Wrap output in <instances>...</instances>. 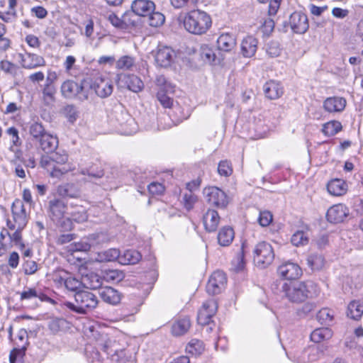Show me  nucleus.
<instances>
[{
  "label": "nucleus",
  "mask_w": 363,
  "mask_h": 363,
  "mask_svg": "<svg viewBox=\"0 0 363 363\" xmlns=\"http://www.w3.org/2000/svg\"><path fill=\"white\" fill-rule=\"evenodd\" d=\"M196 201L197 196L191 191L186 192L183 195L184 206L187 211L191 210Z\"/></svg>",
  "instance_id": "603ef678"
},
{
  "label": "nucleus",
  "mask_w": 363,
  "mask_h": 363,
  "mask_svg": "<svg viewBox=\"0 0 363 363\" xmlns=\"http://www.w3.org/2000/svg\"><path fill=\"white\" fill-rule=\"evenodd\" d=\"M116 341L115 340L107 339L104 343H101L103 350L107 354L113 352L114 354H118V349L116 347Z\"/></svg>",
  "instance_id": "13d9d810"
},
{
  "label": "nucleus",
  "mask_w": 363,
  "mask_h": 363,
  "mask_svg": "<svg viewBox=\"0 0 363 363\" xmlns=\"http://www.w3.org/2000/svg\"><path fill=\"white\" fill-rule=\"evenodd\" d=\"M38 270V264L35 261L26 260L23 264V271L27 275L35 274Z\"/></svg>",
  "instance_id": "69168bd1"
},
{
  "label": "nucleus",
  "mask_w": 363,
  "mask_h": 363,
  "mask_svg": "<svg viewBox=\"0 0 363 363\" xmlns=\"http://www.w3.org/2000/svg\"><path fill=\"white\" fill-rule=\"evenodd\" d=\"M255 264L261 268H265L274 260V253L271 245L267 242H260L256 245L253 251Z\"/></svg>",
  "instance_id": "20e7f679"
},
{
  "label": "nucleus",
  "mask_w": 363,
  "mask_h": 363,
  "mask_svg": "<svg viewBox=\"0 0 363 363\" xmlns=\"http://www.w3.org/2000/svg\"><path fill=\"white\" fill-rule=\"evenodd\" d=\"M212 21L211 16L205 11L199 9L188 12L184 19V28L190 33L202 35L211 28Z\"/></svg>",
  "instance_id": "f257e3e1"
},
{
  "label": "nucleus",
  "mask_w": 363,
  "mask_h": 363,
  "mask_svg": "<svg viewBox=\"0 0 363 363\" xmlns=\"http://www.w3.org/2000/svg\"><path fill=\"white\" fill-rule=\"evenodd\" d=\"M62 95L67 99L77 97L80 100L88 99L87 92L84 91V86L79 84L72 80L64 82L61 86Z\"/></svg>",
  "instance_id": "423d86ee"
},
{
  "label": "nucleus",
  "mask_w": 363,
  "mask_h": 363,
  "mask_svg": "<svg viewBox=\"0 0 363 363\" xmlns=\"http://www.w3.org/2000/svg\"><path fill=\"white\" fill-rule=\"evenodd\" d=\"M291 242L296 247L305 245L308 242V235L303 230H298L291 236Z\"/></svg>",
  "instance_id": "c03bdc74"
},
{
  "label": "nucleus",
  "mask_w": 363,
  "mask_h": 363,
  "mask_svg": "<svg viewBox=\"0 0 363 363\" xmlns=\"http://www.w3.org/2000/svg\"><path fill=\"white\" fill-rule=\"evenodd\" d=\"M69 156L65 152H56L51 155H43L40 158V164L43 169H50L54 163H66L68 162Z\"/></svg>",
  "instance_id": "a211bd4d"
},
{
  "label": "nucleus",
  "mask_w": 363,
  "mask_h": 363,
  "mask_svg": "<svg viewBox=\"0 0 363 363\" xmlns=\"http://www.w3.org/2000/svg\"><path fill=\"white\" fill-rule=\"evenodd\" d=\"M135 65V59L128 55L120 57L116 63V67L118 69L128 70Z\"/></svg>",
  "instance_id": "49530a36"
},
{
  "label": "nucleus",
  "mask_w": 363,
  "mask_h": 363,
  "mask_svg": "<svg viewBox=\"0 0 363 363\" xmlns=\"http://www.w3.org/2000/svg\"><path fill=\"white\" fill-rule=\"evenodd\" d=\"M289 24L291 30L298 34L305 33L309 27L307 16L301 11H295L291 14Z\"/></svg>",
  "instance_id": "9b49d317"
},
{
  "label": "nucleus",
  "mask_w": 363,
  "mask_h": 363,
  "mask_svg": "<svg viewBox=\"0 0 363 363\" xmlns=\"http://www.w3.org/2000/svg\"><path fill=\"white\" fill-rule=\"evenodd\" d=\"M314 284L311 281L284 282L281 286L285 296L292 302H301L313 296L312 289Z\"/></svg>",
  "instance_id": "f03ea898"
},
{
  "label": "nucleus",
  "mask_w": 363,
  "mask_h": 363,
  "mask_svg": "<svg viewBox=\"0 0 363 363\" xmlns=\"http://www.w3.org/2000/svg\"><path fill=\"white\" fill-rule=\"evenodd\" d=\"M315 313V306L311 303H305L301 309L298 310V315L300 316L302 315H308L311 318L313 317V315Z\"/></svg>",
  "instance_id": "bf43d9fd"
},
{
  "label": "nucleus",
  "mask_w": 363,
  "mask_h": 363,
  "mask_svg": "<svg viewBox=\"0 0 363 363\" xmlns=\"http://www.w3.org/2000/svg\"><path fill=\"white\" fill-rule=\"evenodd\" d=\"M20 299L22 301H28L34 299H38L40 301H46L55 304V301L44 294L40 289L36 288L25 287L20 294Z\"/></svg>",
  "instance_id": "2eb2a0df"
},
{
  "label": "nucleus",
  "mask_w": 363,
  "mask_h": 363,
  "mask_svg": "<svg viewBox=\"0 0 363 363\" xmlns=\"http://www.w3.org/2000/svg\"><path fill=\"white\" fill-rule=\"evenodd\" d=\"M362 315L363 303L360 301H351L347 306V318H360Z\"/></svg>",
  "instance_id": "ea45409f"
},
{
  "label": "nucleus",
  "mask_w": 363,
  "mask_h": 363,
  "mask_svg": "<svg viewBox=\"0 0 363 363\" xmlns=\"http://www.w3.org/2000/svg\"><path fill=\"white\" fill-rule=\"evenodd\" d=\"M157 99L164 108H171L173 105V99L167 95L163 89L157 92Z\"/></svg>",
  "instance_id": "6e6d98bb"
},
{
  "label": "nucleus",
  "mask_w": 363,
  "mask_h": 363,
  "mask_svg": "<svg viewBox=\"0 0 363 363\" xmlns=\"http://www.w3.org/2000/svg\"><path fill=\"white\" fill-rule=\"evenodd\" d=\"M65 114L68 118L69 121L73 123L78 117L77 111L74 106L68 105L65 107Z\"/></svg>",
  "instance_id": "338daca9"
},
{
  "label": "nucleus",
  "mask_w": 363,
  "mask_h": 363,
  "mask_svg": "<svg viewBox=\"0 0 363 363\" xmlns=\"http://www.w3.org/2000/svg\"><path fill=\"white\" fill-rule=\"evenodd\" d=\"M74 298L77 306L70 302L65 303V306L70 311L78 313H86L88 311L96 308L98 304L96 296L89 291H79L76 293Z\"/></svg>",
  "instance_id": "7ed1b4c3"
},
{
  "label": "nucleus",
  "mask_w": 363,
  "mask_h": 363,
  "mask_svg": "<svg viewBox=\"0 0 363 363\" xmlns=\"http://www.w3.org/2000/svg\"><path fill=\"white\" fill-rule=\"evenodd\" d=\"M350 210L347 206L337 203L331 206L327 211L326 218L330 223H339L349 216Z\"/></svg>",
  "instance_id": "f8f14e48"
},
{
  "label": "nucleus",
  "mask_w": 363,
  "mask_h": 363,
  "mask_svg": "<svg viewBox=\"0 0 363 363\" xmlns=\"http://www.w3.org/2000/svg\"><path fill=\"white\" fill-rule=\"evenodd\" d=\"M82 285V280L79 281L78 279L73 277H68L65 281V287L70 291H77Z\"/></svg>",
  "instance_id": "052dcab7"
},
{
  "label": "nucleus",
  "mask_w": 363,
  "mask_h": 363,
  "mask_svg": "<svg viewBox=\"0 0 363 363\" xmlns=\"http://www.w3.org/2000/svg\"><path fill=\"white\" fill-rule=\"evenodd\" d=\"M207 202L218 208L225 207L228 203L225 193L216 186L206 188L203 191Z\"/></svg>",
  "instance_id": "0eeeda50"
},
{
  "label": "nucleus",
  "mask_w": 363,
  "mask_h": 363,
  "mask_svg": "<svg viewBox=\"0 0 363 363\" xmlns=\"http://www.w3.org/2000/svg\"><path fill=\"white\" fill-rule=\"evenodd\" d=\"M204 350L203 342L198 339H192L186 346V352L194 356L201 354Z\"/></svg>",
  "instance_id": "e433bc0d"
},
{
  "label": "nucleus",
  "mask_w": 363,
  "mask_h": 363,
  "mask_svg": "<svg viewBox=\"0 0 363 363\" xmlns=\"http://www.w3.org/2000/svg\"><path fill=\"white\" fill-rule=\"evenodd\" d=\"M142 256L138 251L134 250H127L123 255L120 254L119 263L123 265L137 264Z\"/></svg>",
  "instance_id": "2f4dec72"
},
{
  "label": "nucleus",
  "mask_w": 363,
  "mask_h": 363,
  "mask_svg": "<svg viewBox=\"0 0 363 363\" xmlns=\"http://www.w3.org/2000/svg\"><path fill=\"white\" fill-rule=\"evenodd\" d=\"M190 327L189 319H176L171 325V333L174 336H182L189 331Z\"/></svg>",
  "instance_id": "7c9ffc66"
},
{
  "label": "nucleus",
  "mask_w": 363,
  "mask_h": 363,
  "mask_svg": "<svg viewBox=\"0 0 363 363\" xmlns=\"http://www.w3.org/2000/svg\"><path fill=\"white\" fill-rule=\"evenodd\" d=\"M67 211L65 203L58 199H54L49 201V216L56 223H59L64 218Z\"/></svg>",
  "instance_id": "4468645a"
},
{
  "label": "nucleus",
  "mask_w": 363,
  "mask_h": 363,
  "mask_svg": "<svg viewBox=\"0 0 363 363\" xmlns=\"http://www.w3.org/2000/svg\"><path fill=\"white\" fill-rule=\"evenodd\" d=\"M170 2L174 9H183L195 6L198 0H170Z\"/></svg>",
  "instance_id": "4d7b16f0"
},
{
  "label": "nucleus",
  "mask_w": 363,
  "mask_h": 363,
  "mask_svg": "<svg viewBox=\"0 0 363 363\" xmlns=\"http://www.w3.org/2000/svg\"><path fill=\"white\" fill-rule=\"evenodd\" d=\"M342 128V124L337 121H330L323 125L322 133L328 137L333 136Z\"/></svg>",
  "instance_id": "4c0bfd02"
},
{
  "label": "nucleus",
  "mask_w": 363,
  "mask_h": 363,
  "mask_svg": "<svg viewBox=\"0 0 363 363\" xmlns=\"http://www.w3.org/2000/svg\"><path fill=\"white\" fill-rule=\"evenodd\" d=\"M24 349L12 350L9 354L10 363H23Z\"/></svg>",
  "instance_id": "864d4df0"
},
{
  "label": "nucleus",
  "mask_w": 363,
  "mask_h": 363,
  "mask_svg": "<svg viewBox=\"0 0 363 363\" xmlns=\"http://www.w3.org/2000/svg\"><path fill=\"white\" fill-rule=\"evenodd\" d=\"M263 91L265 96L270 100H275L281 97L284 93L280 83L274 80H269L263 85Z\"/></svg>",
  "instance_id": "6ab92c4d"
},
{
  "label": "nucleus",
  "mask_w": 363,
  "mask_h": 363,
  "mask_svg": "<svg viewBox=\"0 0 363 363\" xmlns=\"http://www.w3.org/2000/svg\"><path fill=\"white\" fill-rule=\"evenodd\" d=\"M57 193L62 196L77 198L80 196V190L77 185L72 183H67L57 187Z\"/></svg>",
  "instance_id": "473e14b6"
},
{
  "label": "nucleus",
  "mask_w": 363,
  "mask_h": 363,
  "mask_svg": "<svg viewBox=\"0 0 363 363\" xmlns=\"http://www.w3.org/2000/svg\"><path fill=\"white\" fill-rule=\"evenodd\" d=\"M174 56V51L171 48L160 46L155 55V61L159 66L167 67L171 65Z\"/></svg>",
  "instance_id": "dca6fc26"
},
{
  "label": "nucleus",
  "mask_w": 363,
  "mask_h": 363,
  "mask_svg": "<svg viewBox=\"0 0 363 363\" xmlns=\"http://www.w3.org/2000/svg\"><path fill=\"white\" fill-rule=\"evenodd\" d=\"M16 347L13 350L21 349L25 347L24 349V355L26 354V351L27 350V346L28 345V335L27 333L24 330H21L17 335V340L15 342Z\"/></svg>",
  "instance_id": "3c124183"
},
{
  "label": "nucleus",
  "mask_w": 363,
  "mask_h": 363,
  "mask_svg": "<svg viewBox=\"0 0 363 363\" xmlns=\"http://www.w3.org/2000/svg\"><path fill=\"white\" fill-rule=\"evenodd\" d=\"M120 251L116 248H110L99 252L96 260L99 262H113L120 259Z\"/></svg>",
  "instance_id": "c9c22d12"
},
{
  "label": "nucleus",
  "mask_w": 363,
  "mask_h": 363,
  "mask_svg": "<svg viewBox=\"0 0 363 363\" xmlns=\"http://www.w3.org/2000/svg\"><path fill=\"white\" fill-rule=\"evenodd\" d=\"M79 173L82 175H88L90 178H101L104 174V170L101 168L94 169L93 166L88 168H79Z\"/></svg>",
  "instance_id": "de8ad7c7"
},
{
  "label": "nucleus",
  "mask_w": 363,
  "mask_h": 363,
  "mask_svg": "<svg viewBox=\"0 0 363 363\" xmlns=\"http://www.w3.org/2000/svg\"><path fill=\"white\" fill-rule=\"evenodd\" d=\"M90 88L94 89L96 94L101 98L109 96L113 89L112 81L109 78L102 76L96 77L90 84Z\"/></svg>",
  "instance_id": "6e6552de"
},
{
  "label": "nucleus",
  "mask_w": 363,
  "mask_h": 363,
  "mask_svg": "<svg viewBox=\"0 0 363 363\" xmlns=\"http://www.w3.org/2000/svg\"><path fill=\"white\" fill-rule=\"evenodd\" d=\"M6 225L9 229L11 230H15V232L12 234H10L9 233L8 235L9 236L10 240L14 242L16 245L19 244L22 238L21 231L23 229H18V226L13 225L12 221L10 220H7Z\"/></svg>",
  "instance_id": "8fccbe9b"
},
{
  "label": "nucleus",
  "mask_w": 363,
  "mask_h": 363,
  "mask_svg": "<svg viewBox=\"0 0 363 363\" xmlns=\"http://www.w3.org/2000/svg\"><path fill=\"white\" fill-rule=\"evenodd\" d=\"M115 80L118 88H126L135 93L140 92L144 87L143 81L135 74H118Z\"/></svg>",
  "instance_id": "39448f33"
},
{
  "label": "nucleus",
  "mask_w": 363,
  "mask_h": 363,
  "mask_svg": "<svg viewBox=\"0 0 363 363\" xmlns=\"http://www.w3.org/2000/svg\"><path fill=\"white\" fill-rule=\"evenodd\" d=\"M148 191L153 196L161 195L164 191V186L162 184L153 182L148 186Z\"/></svg>",
  "instance_id": "680f3d73"
},
{
  "label": "nucleus",
  "mask_w": 363,
  "mask_h": 363,
  "mask_svg": "<svg viewBox=\"0 0 363 363\" xmlns=\"http://www.w3.org/2000/svg\"><path fill=\"white\" fill-rule=\"evenodd\" d=\"M277 272L281 277L286 279H296L302 274L301 268L298 264L291 262L281 264Z\"/></svg>",
  "instance_id": "ddd939ff"
},
{
  "label": "nucleus",
  "mask_w": 363,
  "mask_h": 363,
  "mask_svg": "<svg viewBox=\"0 0 363 363\" xmlns=\"http://www.w3.org/2000/svg\"><path fill=\"white\" fill-rule=\"evenodd\" d=\"M13 225L18 226V229H24L28 223V218L23 201L16 199L12 204Z\"/></svg>",
  "instance_id": "1a4fd4ad"
},
{
  "label": "nucleus",
  "mask_w": 363,
  "mask_h": 363,
  "mask_svg": "<svg viewBox=\"0 0 363 363\" xmlns=\"http://www.w3.org/2000/svg\"><path fill=\"white\" fill-rule=\"evenodd\" d=\"M50 169H45L54 178H60L68 172H73L76 169L75 166L69 162L66 163H54Z\"/></svg>",
  "instance_id": "4be33fe9"
},
{
  "label": "nucleus",
  "mask_w": 363,
  "mask_h": 363,
  "mask_svg": "<svg viewBox=\"0 0 363 363\" xmlns=\"http://www.w3.org/2000/svg\"><path fill=\"white\" fill-rule=\"evenodd\" d=\"M155 4L150 0H135L131 5L133 11L141 16H146L155 9Z\"/></svg>",
  "instance_id": "412c9836"
},
{
  "label": "nucleus",
  "mask_w": 363,
  "mask_h": 363,
  "mask_svg": "<svg viewBox=\"0 0 363 363\" xmlns=\"http://www.w3.org/2000/svg\"><path fill=\"white\" fill-rule=\"evenodd\" d=\"M57 89L55 85L45 84L42 88V100L45 105L50 106L55 101Z\"/></svg>",
  "instance_id": "f704fd0d"
},
{
  "label": "nucleus",
  "mask_w": 363,
  "mask_h": 363,
  "mask_svg": "<svg viewBox=\"0 0 363 363\" xmlns=\"http://www.w3.org/2000/svg\"><path fill=\"white\" fill-rule=\"evenodd\" d=\"M327 189L330 194L340 196L347 192V184L342 179H335L328 182Z\"/></svg>",
  "instance_id": "a878e982"
},
{
  "label": "nucleus",
  "mask_w": 363,
  "mask_h": 363,
  "mask_svg": "<svg viewBox=\"0 0 363 363\" xmlns=\"http://www.w3.org/2000/svg\"><path fill=\"white\" fill-rule=\"evenodd\" d=\"M234 231L230 227L222 228L218 235V241L220 245L228 246L234 239Z\"/></svg>",
  "instance_id": "72a5a7b5"
},
{
  "label": "nucleus",
  "mask_w": 363,
  "mask_h": 363,
  "mask_svg": "<svg viewBox=\"0 0 363 363\" xmlns=\"http://www.w3.org/2000/svg\"><path fill=\"white\" fill-rule=\"evenodd\" d=\"M226 284V277L222 271H216L210 277L206 285L209 294L215 295L221 292Z\"/></svg>",
  "instance_id": "9d476101"
},
{
  "label": "nucleus",
  "mask_w": 363,
  "mask_h": 363,
  "mask_svg": "<svg viewBox=\"0 0 363 363\" xmlns=\"http://www.w3.org/2000/svg\"><path fill=\"white\" fill-rule=\"evenodd\" d=\"M67 213L70 215L71 218L77 223H83L88 218L85 208L82 206H77L75 210Z\"/></svg>",
  "instance_id": "a18cd8bd"
},
{
  "label": "nucleus",
  "mask_w": 363,
  "mask_h": 363,
  "mask_svg": "<svg viewBox=\"0 0 363 363\" xmlns=\"http://www.w3.org/2000/svg\"><path fill=\"white\" fill-rule=\"evenodd\" d=\"M220 218L216 211L208 209L203 216L205 229L208 232L216 231L220 223Z\"/></svg>",
  "instance_id": "5701e85b"
},
{
  "label": "nucleus",
  "mask_w": 363,
  "mask_h": 363,
  "mask_svg": "<svg viewBox=\"0 0 363 363\" xmlns=\"http://www.w3.org/2000/svg\"><path fill=\"white\" fill-rule=\"evenodd\" d=\"M346 106V101L342 97H329L323 103L324 109L329 113L341 112Z\"/></svg>",
  "instance_id": "b1692460"
},
{
  "label": "nucleus",
  "mask_w": 363,
  "mask_h": 363,
  "mask_svg": "<svg viewBox=\"0 0 363 363\" xmlns=\"http://www.w3.org/2000/svg\"><path fill=\"white\" fill-rule=\"evenodd\" d=\"M307 264L312 270H320L324 266V258L321 255L312 254L307 257Z\"/></svg>",
  "instance_id": "79ce46f5"
},
{
  "label": "nucleus",
  "mask_w": 363,
  "mask_h": 363,
  "mask_svg": "<svg viewBox=\"0 0 363 363\" xmlns=\"http://www.w3.org/2000/svg\"><path fill=\"white\" fill-rule=\"evenodd\" d=\"M99 294L104 301L112 305H116L121 301L118 291L110 286L101 289Z\"/></svg>",
  "instance_id": "c756f323"
},
{
  "label": "nucleus",
  "mask_w": 363,
  "mask_h": 363,
  "mask_svg": "<svg viewBox=\"0 0 363 363\" xmlns=\"http://www.w3.org/2000/svg\"><path fill=\"white\" fill-rule=\"evenodd\" d=\"M257 48V41L252 36H247L241 43V52L244 57H251L254 56Z\"/></svg>",
  "instance_id": "cd10ccee"
},
{
  "label": "nucleus",
  "mask_w": 363,
  "mask_h": 363,
  "mask_svg": "<svg viewBox=\"0 0 363 363\" xmlns=\"http://www.w3.org/2000/svg\"><path fill=\"white\" fill-rule=\"evenodd\" d=\"M201 55L204 60L209 62H213L216 59V55L214 52L207 45H203L201 47Z\"/></svg>",
  "instance_id": "0e129e2a"
},
{
  "label": "nucleus",
  "mask_w": 363,
  "mask_h": 363,
  "mask_svg": "<svg viewBox=\"0 0 363 363\" xmlns=\"http://www.w3.org/2000/svg\"><path fill=\"white\" fill-rule=\"evenodd\" d=\"M103 277L107 281L119 282L125 278V274L118 269H107L103 271Z\"/></svg>",
  "instance_id": "a19ab883"
},
{
  "label": "nucleus",
  "mask_w": 363,
  "mask_h": 363,
  "mask_svg": "<svg viewBox=\"0 0 363 363\" xmlns=\"http://www.w3.org/2000/svg\"><path fill=\"white\" fill-rule=\"evenodd\" d=\"M218 172L220 176L229 177L233 173L230 163L227 160L220 161L218 164Z\"/></svg>",
  "instance_id": "5fc2aeb1"
},
{
  "label": "nucleus",
  "mask_w": 363,
  "mask_h": 363,
  "mask_svg": "<svg viewBox=\"0 0 363 363\" xmlns=\"http://www.w3.org/2000/svg\"><path fill=\"white\" fill-rule=\"evenodd\" d=\"M82 286L84 288L95 290L99 289L103 283L102 279L97 274L89 272L82 276Z\"/></svg>",
  "instance_id": "bb28decb"
},
{
  "label": "nucleus",
  "mask_w": 363,
  "mask_h": 363,
  "mask_svg": "<svg viewBox=\"0 0 363 363\" xmlns=\"http://www.w3.org/2000/svg\"><path fill=\"white\" fill-rule=\"evenodd\" d=\"M22 67L28 69H33L45 65V59L37 54L26 52L21 55Z\"/></svg>",
  "instance_id": "f3484780"
},
{
  "label": "nucleus",
  "mask_w": 363,
  "mask_h": 363,
  "mask_svg": "<svg viewBox=\"0 0 363 363\" xmlns=\"http://www.w3.org/2000/svg\"><path fill=\"white\" fill-rule=\"evenodd\" d=\"M236 45V38L234 35L225 33L220 35L217 39V46L220 50L230 52Z\"/></svg>",
  "instance_id": "393cba45"
},
{
  "label": "nucleus",
  "mask_w": 363,
  "mask_h": 363,
  "mask_svg": "<svg viewBox=\"0 0 363 363\" xmlns=\"http://www.w3.org/2000/svg\"><path fill=\"white\" fill-rule=\"evenodd\" d=\"M147 23L150 26L158 27L162 26L165 20L164 16L160 12H151L149 13Z\"/></svg>",
  "instance_id": "09e8293b"
},
{
  "label": "nucleus",
  "mask_w": 363,
  "mask_h": 363,
  "mask_svg": "<svg viewBox=\"0 0 363 363\" xmlns=\"http://www.w3.org/2000/svg\"><path fill=\"white\" fill-rule=\"evenodd\" d=\"M332 330L328 328H320L314 330L311 334V340L314 342H320L332 337Z\"/></svg>",
  "instance_id": "58836bf2"
},
{
  "label": "nucleus",
  "mask_w": 363,
  "mask_h": 363,
  "mask_svg": "<svg viewBox=\"0 0 363 363\" xmlns=\"http://www.w3.org/2000/svg\"><path fill=\"white\" fill-rule=\"evenodd\" d=\"M39 147L45 152H52L58 147L59 141L56 135L46 132L38 141Z\"/></svg>",
  "instance_id": "aec40b11"
},
{
  "label": "nucleus",
  "mask_w": 363,
  "mask_h": 363,
  "mask_svg": "<svg viewBox=\"0 0 363 363\" xmlns=\"http://www.w3.org/2000/svg\"><path fill=\"white\" fill-rule=\"evenodd\" d=\"M218 310V303L214 299H209L203 302L199 310L198 318H213Z\"/></svg>",
  "instance_id": "c85d7f7f"
},
{
  "label": "nucleus",
  "mask_w": 363,
  "mask_h": 363,
  "mask_svg": "<svg viewBox=\"0 0 363 363\" xmlns=\"http://www.w3.org/2000/svg\"><path fill=\"white\" fill-rule=\"evenodd\" d=\"M46 132L42 123L38 122L33 123L29 127V133L35 142H38Z\"/></svg>",
  "instance_id": "37998d69"
},
{
  "label": "nucleus",
  "mask_w": 363,
  "mask_h": 363,
  "mask_svg": "<svg viewBox=\"0 0 363 363\" xmlns=\"http://www.w3.org/2000/svg\"><path fill=\"white\" fill-rule=\"evenodd\" d=\"M273 217L269 211H262L259 213L258 222L262 227L268 226L272 221Z\"/></svg>",
  "instance_id": "e2e57ef3"
},
{
  "label": "nucleus",
  "mask_w": 363,
  "mask_h": 363,
  "mask_svg": "<svg viewBox=\"0 0 363 363\" xmlns=\"http://www.w3.org/2000/svg\"><path fill=\"white\" fill-rule=\"evenodd\" d=\"M0 69L6 73L13 74L16 71V66L8 60H2L0 62Z\"/></svg>",
  "instance_id": "774afa93"
}]
</instances>
